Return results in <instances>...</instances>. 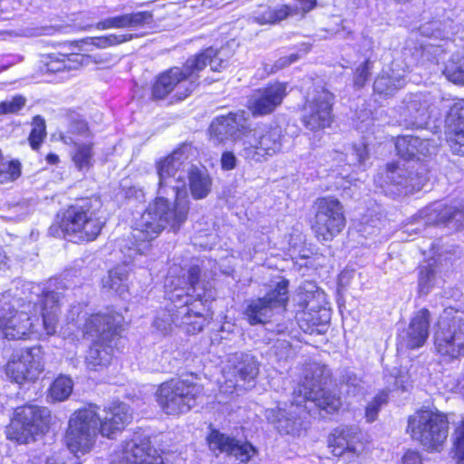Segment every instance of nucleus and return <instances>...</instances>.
<instances>
[{
    "label": "nucleus",
    "mask_w": 464,
    "mask_h": 464,
    "mask_svg": "<svg viewBox=\"0 0 464 464\" xmlns=\"http://www.w3.org/2000/svg\"><path fill=\"white\" fill-rule=\"evenodd\" d=\"M316 208L313 231L318 240L331 241L345 226L343 208L341 202L333 197L318 198Z\"/></svg>",
    "instance_id": "a211bd4d"
},
{
    "label": "nucleus",
    "mask_w": 464,
    "mask_h": 464,
    "mask_svg": "<svg viewBox=\"0 0 464 464\" xmlns=\"http://www.w3.org/2000/svg\"><path fill=\"white\" fill-rule=\"evenodd\" d=\"M286 84L274 82L259 88L250 95L247 107L254 116H264L274 112L286 95Z\"/></svg>",
    "instance_id": "393cba45"
},
{
    "label": "nucleus",
    "mask_w": 464,
    "mask_h": 464,
    "mask_svg": "<svg viewBox=\"0 0 464 464\" xmlns=\"http://www.w3.org/2000/svg\"><path fill=\"white\" fill-rule=\"evenodd\" d=\"M430 317V314L425 308L414 314L408 328L401 335V341L406 347L418 349L424 345L429 337Z\"/></svg>",
    "instance_id": "bb28decb"
},
{
    "label": "nucleus",
    "mask_w": 464,
    "mask_h": 464,
    "mask_svg": "<svg viewBox=\"0 0 464 464\" xmlns=\"http://www.w3.org/2000/svg\"><path fill=\"white\" fill-rule=\"evenodd\" d=\"M368 149L365 143H358L354 144L352 149L349 155L346 157L348 158V164L349 165H362L364 161L368 159Z\"/></svg>",
    "instance_id": "de8ad7c7"
},
{
    "label": "nucleus",
    "mask_w": 464,
    "mask_h": 464,
    "mask_svg": "<svg viewBox=\"0 0 464 464\" xmlns=\"http://www.w3.org/2000/svg\"><path fill=\"white\" fill-rule=\"evenodd\" d=\"M21 175V164L17 160L0 163V183H7L18 179Z\"/></svg>",
    "instance_id": "c03bdc74"
},
{
    "label": "nucleus",
    "mask_w": 464,
    "mask_h": 464,
    "mask_svg": "<svg viewBox=\"0 0 464 464\" xmlns=\"http://www.w3.org/2000/svg\"><path fill=\"white\" fill-rule=\"evenodd\" d=\"M73 137L75 140L79 142H84L85 140H92L91 132L87 126V123L84 121L77 120L73 121L69 127L66 134L62 136V140L65 143V140H70L69 138Z\"/></svg>",
    "instance_id": "a19ab883"
},
{
    "label": "nucleus",
    "mask_w": 464,
    "mask_h": 464,
    "mask_svg": "<svg viewBox=\"0 0 464 464\" xmlns=\"http://www.w3.org/2000/svg\"><path fill=\"white\" fill-rule=\"evenodd\" d=\"M334 95L322 86L308 92L302 110L301 121L311 131L329 128L333 122Z\"/></svg>",
    "instance_id": "dca6fc26"
},
{
    "label": "nucleus",
    "mask_w": 464,
    "mask_h": 464,
    "mask_svg": "<svg viewBox=\"0 0 464 464\" xmlns=\"http://www.w3.org/2000/svg\"><path fill=\"white\" fill-rule=\"evenodd\" d=\"M221 166L223 169L231 170L237 166V158L233 152L226 151L221 157Z\"/></svg>",
    "instance_id": "6e6d98bb"
},
{
    "label": "nucleus",
    "mask_w": 464,
    "mask_h": 464,
    "mask_svg": "<svg viewBox=\"0 0 464 464\" xmlns=\"http://www.w3.org/2000/svg\"><path fill=\"white\" fill-rule=\"evenodd\" d=\"M144 464H164V461L162 457L157 454L156 456L149 459L147 462L145 461Z\"/></svg>",
    "instance_id": "680f3d73"
},
{
    "label": "nucleus",
    "mask_w": 464,
    "mask_h": 464,
    "mask_svg": "<svg viewBox=\"0 0 464 464\" xmlns=\"http://www.w3.org/2000/svg\"><path fill=\"white\" fill-rule=\"evenodd\" d=\"M190 145L184 144L157 163L158 197L134 224V237L156 238L167 227L177 230L186 221L188 198L185 178L190 164Z\"/></svg>",
    "instance_id": "f257e3e1"
},
{
    "label": "nucleus",
    "mask_w": 464,
    "mask_h": 464,
    "mask_svg": "<svg viewBox=\"0 0 464 464\" xmlns=\"http://www.w3.org/2000/svg\"><path fill=\"white\" fill-rule=\"evenodd\" d=\"M440 267L435 259H430L419 267L418 286L421 295H428L431 289L440 283Z\"/></svg>",
    "instance_id": "c9c22d12"
},
{
    "label": "nucleus",
    "mask_w": 464,
    "mask_h": 464,
    "mask_svg": "<svg viewBox=\"0 0 464 464\" xmlns=\"http://www.w3.org/2000/svg\"><path fill=\"white\" fill-rule=\"evenodd\" d=\"M456 433V454L460 459L464 460V420L458 428Z\"/></svg>",
    "instance_id": "5fc2aeb1"
},
{
    "label": "nucleus",
    "mask_w": 464,
    "mask_h": 464,
    "mask_svg": "<svg viewBox=\"0 0 464 464\" xmlns=\"http://www.w3.org/2000/svg\"><path fill=\"white\" fill-rule=\"evenodd\" d=\"M62 54L63 53H59L55 57L52 58V60L49 62L47 66L50 71H53V72L65 71V68H63V63L62 62Z\"/></svg>",
    "instance_id": "13d9d810"
},
{
    "label": "nucleus",
    "mask_w": 464,
    "mask_h": 464,
    "mask_svg": "<svg viewBox=\"0 0 464 464\" xmlns=\"http://www.w3.org/2000/svg\"><path fill=\"white\" fill-rule=\"evenodd\" d=\"M449 128V143L453 153L464 156V100L450 107L446 119Z\"/></svg>",
    "instance_id": "c85d7f7f"
},
{
    "label": "nucleus",
    "mask_w": 464,
    "mask_h": 464,
    "mask_svg": "<svg viewBox=\"0 0 464 464\" xmlns=\"http://www.w3.org/2000/svg\"><path fill=\"white\" fill-rule=\"evenodd\" d=\"M259 373V362L251 353L238 352L228 355L223 370L226 379L221 390L232 393L238 381L253 382Z\"/></svg>",
    "instance_id": "412c9836"
},
{
    "label": "nucleus",
    "mask_w": 464,
    "mask_h": 464,
    "mask_svg": "<svg viewBox=\"0 0 464 464\" xmlns=\"http://www.w3.org/2000/svg\"><path fill=\"white\" fill-rule=\"evenodd\" d=\"M186 177L188 179L190 194L194 199H203L208 196L212 179L206 169L192 165Z\"/></svg>",
    "instance_id": "473e14b6"
},
{
    "label": "nucleus",
    "mask_w": 464,
    "mask_h": 464,
    "mask_svg": "<svg viewBox=\"0 0 464 464\" xmlns=\"http://www.w3.org/2000/svg\"><path fill=\"white\" fill-rule=\"evenodd\" d=\"M273 351L278 361H286L293 353L290 343L285 340H278L274 345Z\"/></svg>",
    "instance_id": "603ef678"
},
{
    "label": "nucleus",
    "mask_w": 464,
    "mask_h": 464,
    "mask_svg": "<svg viewBox=\"0 0 464 464\" xmlns=\"http://www.w3.org/2000/svg\"><path fill=\"white\" fill-rule=\"evenodd\" d=\"M343 382H345L347 386L356 388L360 385L361 380L354 373L347 372L346 374L343 376Z\"/></svg>",
    "instance_id": "bf43d9fd"
},
{
    "label": "nucleus",
    "mask_w": 464,
    "mask_h": 464,
    "mask_svg": "<svg viewBox=\"0 0 464 464\" xmlns=\"http://www.w3.org/2000/svg\"><path fill=\"white\" fill-rule=\"evenodd\" d=\"M388 397L386 392H382L367 405L365 417L368 422H372L377 419L380 409L388 402Z\"/></svg>",
    "instance_id": "a18cd8bd"
},
{
    "label": "nucleus",
    "mask_w": 464,
    "mask_h": 464,
    "mask_svg": "<svg viewBox=\"0 0 464 464\" xmlns=\"http://www.w3.org/2000/svg\"><path fill=\"white\" fill-rule=\"evenodd\" d=\"M4 258H5V256L0 254V259L2 260Z\"/></svg>",
    "instance_id": "774afa93"
},
{
    "label": "nucleus",
    "mask_w": 464,
    "mask_h": 464,
    "mask_svg": "<svg viewBox=\"0 0 464 464\" xmlns=\"http://www.w3.org/2000/svg\"><path fill=\"white\" fill-rule=\"evenodd\" d=\"M372 70V63L370 60H366L356 69L354 73V84L359 88L362 87L367 82Z\"/></svg>",
    "instance_id": "8fccbe9b"
},
{
    "label": "nucleus",
    "mask_w": 464,
    "mask_h": 464,
    "mask_svg": "<svg viewBox=\"0 0 464 464\" xmlns=\"http://www.w3.org/2000/svg\"><path fill=\"white\" fill-rule=\"evenodd\" d=\"M297 60L298 55L295 53L289 55L288 57H282L276 63V70L290 65L291 63H295Z\"/></svg>",
    "instance_id": "052dcab7"
},
{
    "label": "nucleus",
    "mask_w": 464,
    "mask_h": 464,
    "mask_svg": "<svg viewBox=\"0 0 464 464\" xmlns=\"http://www.w3.org/2000/svg\"><path fill=\"white\" fill-rule=\"evenodd\" d=\"M398 389H401V391H405V387L403 386L402 381L401 378L394 379V385L392 390H398Z\"/></svg>",
    "instance_id": "e2e57ef3"
},
{
    "label": "nucleus",
    "mask_w": 464,
    "mask_h": 464,
    "mask_svg": "<svg viewBox=\"0 0 464 464\" xmlns=\"http://www.w3.org/2000/svg\"><path fill=\"white\" fill-rule=\"evenodd\" d=\"M283 133L279 126L262 124L247 130L239 155L249 162H263L279 153Z\"/></svg>",
    "instance_id": "9b49d317"
},
{
    "label": "nucleus",
    "mask_w": 464,
    "mask_h": 464,
    "mask_svg": "<svg viewBox=\"0 0 464 464\" xmlns=\"http://www.w3.org/2000/svg\"><path fill=\"white\" fill-rule=\"evenodd\" d=\"M329 447L334 456H342L346 452L359 454L362 450L358 434L353 428L335 430L329 439Z\"/></svg>",
    "instance_id": "7c9ffc66"
},
{
    "label": "nucleus",
    "mask_w": 464,
    "mask_h": 464,
    "mask_svg": "<svg viewBox=\"0 0 464 464\" xmlns=\"http://www.w3.org/2000/svg\"><path fill=\"white\" fill-rule=\"evenodd\" d=\"M443 225L452 229L464 227V201L450 205L435 202L421 209L413 222L405 227L406 232L418 231L420 227Z\"/></svg>",
    "instance_id": "f3484780"
},
{
    "label": "nucleus",
    "mask_w": 464,
    "mask_h": 464,
    "mask_svg": "<svg viewBox=\"0 0 464 464\" xmlns=\"http://www.w3.org/2000/svg\"><path fill=\"white\" fill-rule=\"evenodd\" d=\"M402 103L400 114L406 127L422 129L428 124L430 102L427 95L411 93Z\"/></svg>",
    "instance_id": "a878e982"
},
{
    "label": "nucleus",
    "mask_w": 464,
    "mask_h": 464,
    "mask_svg": "<svg viewBox=\"0 0 464 464\" xmlns=\"http://www.w3.org/2000/svg\"><path fill=\"white\" fill-rule=\"evenodd\" d=\"M98 199H84L71 206L60 222L64 237L75 241H92L101 233L104 221L100 217Z\"/></svg>",
    "instance_id": "0eeeda50"
},
{
    "label": "nucleus",
    "mask_w": 464,
    "mask_h": 464,
    "mask_svg": "<svg viewBox=\"0 0 464 464\" xmlns=\"http://www.w3.org/2000/svg\"><path fill=\"white\" fill-rule=\"evenodd\" d=\"M408 430L425 448L439 450L448 438L449 421L438 411L422 410L409 418Z\"/></svg>",
    "instance_id": "f8f14e48"
},
{
    "label": "nucleus",
    "mask_w": 464,
    "mask_h": 464,
    "mask_svg": "<svg viewBox=\"0 0 464 464\" xmlns=\"http://www.w3.org/2000/svg\"><path fill=\"white\" fill-rule=\"evenodd\" d=\"M224 50L217 51L214 48H208L203 52L189 57L188 59L198 58V61L203 62V65L198 68L195 73V81L198 82L199 73L202 72L206 66L208 64L210 69L214 72H220L225 69L228 62L227 59L223 57Z\"/></svg>",
    "instance_id": "e433bc0d"
},
{
    "label": "nucleus",
    "mask_w": 464,
    "mask_h": 464,
    "mask_svg": "<svg viewBox=\"0 0 464 464\" xmlns=\"http://www.w3.org/2000/svg\"><path fill=\"white\" fill-rule=\"evenodd\" d=\"M203 393V386L190 379H171L161 383L156 392L157 402L166 414L188 411Z\"/></svg>",
    "instance_id": "9d476101"
},
{
    "label": "nucleus",
    "mask_w": 464,
    "mask_h": 464,
    "mask_svg": "<svg viewBox=\"0 0 464 464\" xmlns=\"http://www.w3.org/2000/svg\"><path fill=\"white\" fill-rule=\"evenodd\" d=\"M288 282L282 280L264 297L253 300L245 314L250 324H266L276 310H285L288 302Z\"/></svg>",
    "instance_id": "6ab92c4d"
},
{
    "label": "nucleus",
    "mask_w": 464,
    "mask_h": 464,
    "mask_svg": "<svg viewBox=\"0 0 464 464\" xmlns=\"http://www.w3.org/2000/svg\"><path fill=\"white\" fill-rule=\"evenodd\" d=\"M165 287L171 306L158 312L154 327L164 335L171 332L173 324L184 327L188 334L200 332L206 321V304L215 298V291L199 266H191L179 277L169 276Z\"/></svg>",
    "instance_id": "7ed1b4c3"
},
{
    "label": "nucleus",
    "mask_w": 464,
    "mask_h": 464,
    "mask_svg": "<svg viewBox=\"0 0 464 464\" xmlns=\"http://www.w3.org/2000/svg\"><path fill=\"white\" fill-rule=\"evenodd\" d=\"M132 39V34H108L101 37H91L87 39V43L98 48H107L117 45Z\"/></svg>",
    "instance_id": "79ce46f5"
},
{
    "label": "nucleus",
    "mask_w": 464,
    "mask_h": 464,
    "mask_svg": "<svg viewBox=\"0 0 464 464\" xmlns=\"http://www.w3.org/2000/svg\"><path fill=\"white\" fill-rule=\"evenodd\" d=\"M417 142H419V137L411 135L398 137L395 142L397 153L405 160L415 159L418 157Z\"/></svg>",
    "instance_id": "ea45409f"
},
{
    "label": "nucleus",
    "mask_w": 464,
    "mask_h": 464,
    "mask_svg": "<svg viewBox=\"0 0 464 464\" xmlns=\"http://www.w3.org/2000/svg\"><path fill=\"white\" fill-rule=\"evenodd\" d=\"M120 314H97L91 315L85 322L82 336L93 340L85 357L86 367L91 371H102L112 360V339L121 327Z\"/></svg>",
    "instance_id": "423d86ee"
},
{
    "label": "nucleus",
    "mask_w": 464,
    "mask_h": 464,
    "mask_svg": "<svg viewBox=\"0 0 464 464\" xmlns=\"http://www.w3.org/2000/svg\"><path fill=\"white\" fill-rule=\"evenodd\" d=\"M402 464H422V459L418 451L408 450L403 455Z\"/></svg>",
    "instance_id": "4d7b16f0"
},
{
    "label": "nucleus",
    "mask_w": 464,
    "mask_h": 464,
    "mask_svg": "<svg viewBox=\"0 0 464 464\" xmlns=\"http://www.w3.org/2000/svg\"><path fill=\"white\" fill-rule=\"evenodd\" d=\"M67 286L62 280L53 279L48 286L40 285L31 287L27 303L15 298L10 292L0 295V331L6 339L20 340L31 334L42 336L56 333L60 314L62 294L60 289Z\"/></svg>",
    "instance_id": "f03ea898"
},
{
    "label": "nucleus",
    "mask_w": 464,
    "mask_h": 464,
    "mask_svg": "<svg viewBox=\"0 0 464 464\" xmlns=\"http://www.w3.org/2000/svg\"><path fill=\"white\" fill-rule=\"evenodd\" d=\"M83 60L84 56L79 53L62 54L63 66L65 68V71L79 69Z\"/></svg>",
    "instance_id": "864d4df0"
},
{
    "label": "nucleus",
    "mask_w": 464,
    "mask_h": 464,
    "mask_svg": "<svg viewBox=\"0 0 464 464\" xmlns=\"http://www.w3.org/2000/svg\"><path fill=\"white\" fill-rule=\"evenodd\" d=\"M152 20V14L150 12H137L124 14L121 15L111 16L101 20L97 23L96 28L99 30L106 29H135L150 24Z\"/></svg>",
    "instance_id": "c756f323"
},
{
    "label": "nucleus",
    "mask_w": 464,
    "mask_h": 464,
    "mask_svg": "<svg viewBox=\"0 0 464 464\" xmlns=\"http://www.w3.org/2000/svg\"><path fill=\"white\" fill-rule=\"evenodd\" d=\"M97 410V406L90 405L74 411L70 417L64 435L65 445L74 455L70 458V463L53 457L47 459L46 464H81L76 458L92 450L98 432L112 440L132 420L130 406L123 402H111L102 410V414Z\"/></svg>",
    "instance_id": "39448f33"
},
{
    "label": "nucleus",
    "mask_w": 464,
    "mask_h": 464,
    "mask_svg": "<svg viewBox=\"0 0 464 464\" xmlns=\"http://www.w3.org/2000/svg\"><path fill=\"white\" fill-rule=\"evenodd\" d=\"M444 74L449 81L464 85V57L457 63H450L446 66Z\"/></svg>",
    "instance_id": "49530a36"
},
{
    "label": "nucleus",
    "mask_w": 464,
    "mask_h": 464,
    "mask_svg": "<svg viewBox=\"0 0 464 464\" xmlns=\"http://www.w3.org/2000/svg\"><path fill=\"white\" fill-rule=\"evenodd\" d=\"M46 160L49 163L55 164L59 161V157L55 154H49Z\"/></svg>",
    "instance_id": "0e129e2a"
},
{
    "label": "nucleus",
    "mask_w": 464,
    "mask_h": 464,
    "mask_svg": "<svg viewBox=\"0 0 464 464\" xmlns=\"http://www.w3.org/2000/svg\"><path fill=\"white\" fill-rule=\"evenodd\" d=\"M311 289L308 294L302 296L304 311L298 314L297 320L301 329L306 333H314V327L325 325L330 319L329 311L326 309V295L324 291L315 285H309Z\"/></svg>",
    "instance_id": "5701e85b"
},
{
    "label": "nucleus",
    "mask_w": 464,
    "mask_h": 464,
    "mask_svg": "<svg viewBox=\"0 0 464 464\" xmlns=\"http://www.w3.org/2000/svg\"><path fill=\"white\" fill-rule=\"evenodd\" d=\"M374 180L385 194L401 197L420 190L426 178L419 172L410 170V166L405 163H392Z\"/></svg>",
    "instance_id": "4468645a"
},
{
    "label": "nucleus",
    "mask_w": 464,
    "mask_h": 464,
    "mask_svg": "<svg viewBox=\"0 0 464 464\" xmlns=\"http://www.w3.org/2000/svg\"><path fill=\"white\" fill-rule=\"evenodd\" d=\"M297 13V9H294L287 5L276 7L261 5L254 12L253 17L254 20L260 24H268L281 22Z\"/></svg>",
    "instance_id": "f704fd0d"
},
{
    "label": "nucleus",
    "mask_w": 464,
    "mask_h": 464,
    "mask_svg": "<svg viewBox=\"0 0 464 464\" xmlns=\"http://www.w3.org/2000/svg\"><path fill=\"white\" fill-rule=\"evenodd\" d=\"M50 411L44 407L26 404L17 407L6 428V436L18 443H28L48 430Z\"/></svg>",
    "instance_id": "ddd939ff"
},
{
    "label": "nucleus",
    "mask_w": 464,
    "mask_h": 464,
    "mask_svg": "<svg viewBox=\"0 0 464 464\" xmlns=\"http://www.w3.org/2000/svg\"><path fill=\"white\" fill-rule=\"evenodd\" d=\"M435 351L445 360L464 356V313L452 307L443 310L433 336Z\"/></svg>",
    "instance_id": "6e6552de"
},
{
    "label": "nucleus",
    "mask_w": 464,
    "mask_h": 464,
    "mask_svg": "<svg viewBox=\"0 0 464 464\" xmlns=\"http://www.w3.org/2000/svg\"><path fill=\"white\" fill-rule=\"evenodd\" d=\"M132 238L135 242L131 243V246H127L125 249H121L124 255L123 265H120L110 270L109 275L103 278V287L113 290L119 295H124L128 292V274L129 270L127 266L136 262L137 257H141L143 254L150 248V242L153 238L140 239L134 237V227L131 232Z\"/></svg>",
    "instance_id": "aec40b11"
},
{
    "label": "nucleus",
    "mask_w": 464,
    "mask_h": 464,
    "mask_svg": "<svg viewBox=\"0 0 464 464\" xmlns=\"http://www.w3.org/2000/svg\"><path fill=\"white\" fill-rule=\"evenodd\" d=\"M337 156H338V158H340L341 160H343V154L342 153H337Z\"/></svg>",
    "instance_id": "69168bd1"
},
{
    "label": "nucleus",
    "mask_w": 464,
    "mask_h": 464,
    "mask_svg": "<svg viewBox=\"0 0 464 464\" xmlns=\"http://www.w3.org/2000/svg\"><path fill=\"white\" fill-rule=\"evenodd\" d=\"M458 25L452 20H433L420 27V34L427 37L448 39L457 32Z\"/></svg>",
    "instance_id": "4c0bfd02"
},
{
    "label": "nucleus",
    "mask_w": 464,
    "mask_h": 464,
    "mask_svg": "<svg viewBox=\"0 0 464 464\" xmlns=\"http://www.w3.org/2000/svg\"><path fill=\"white\" fill-rule=\"evenodd\" d=\"M209 449L222 458L221 464H246L255 454V448L248 442H243L213 430L208 438Z\"/></svg>",
    "instance_id": "4be33fe9"
},
{
    "label": "nucleus",
    "mask_w": 464,
    "mask_h": 464,
    "mask_svg": "<svg viewBox=\"0 0 464 464\" xmlns=\"http://www.w3.org/2000/svg\"><path fill=\"white\" fill-rule=\"evenodd\" d=\"M65 140V144H72L73 147L70 152L75 168L80 171H87L93 165L94 150L92 140L79 142L73 137Z\"/></svg>",
    "instance_id": "72a5a7b5"
},
{
    "label": "nucleus",
    "mask_w": 464,
    "mask_h": 464,
    "mask_svg": "<svg viewBox=\"0 0 464 464\" xmlns=\"http://www.w3.org/2000/svg\"><path fill=\"white\" fill-rule=\"evenodd\" d=\"M202 65L203 62L198 58L188 59L182 67L175 66L161 72L151 86V98L162 100L173 92L178 100L186 99L198 85L195 73Z\"/></svg>",
    "instance_id": "1a4fd4ad"
},
{
    "label": "nucleus",
    "mask_w": 464,
    "mask_h": 464,
    "mask_svg": "<svg viewBox=\"0 0 464 464\" xmlns=\"http://www.w3.org/2000/svg\"><path fill=\"white\" fill-rule=\"evenodd\" d=\"M25 105V99L23 96H15L11 100L0 102V115L15 113Z\"/></svg>",
    "instance_id": "09e8293b"
},
{
    "label": "nucleus",
    "mask_w": 464,
    "mask_h": 464,
    "mask_svg": "<svg viewBox=\"0 0 464 464\" xmlns=\"http://www.w3.org/2000/svg\"><path fill=\"white\" fill-rule=\"evenodd\" d=\"M32 126L29 142L33 150H38L46 136L45 121L42 117L35 116Z\"/></svg>",
    "instance_id": "37998d69"
},
{
    "label": "nucleus",
    "mask_w": 464,
    "mask_h": 464,
    "mask_svg": "<svg viewBox=\"0 0 464 464\" xmlns=\"http://www.w3.org/2000/svg\"><path fill=\"white\" fill-rule=\"evenodd\" d=\"M73 382L71 378L61 375L57 377L50 387V397L53 401H63L69 398L72 392Z\"/></svg>",
    "instance_id": "58836bf2"
},
{
    "label": "nucleus",
    "mask_w": 464,
    "mask_h": 464,
    "mask_svg": "<svg viewBox=\"0 0 464 464\" xmlns=\"http://www.w3.org/2000/svg\"><path fill=\"white\" fill-rule=\"evenodd\" d=\"M406 83L405 73L392 67L383 69L373 82L375 92L383 95H392L397 90L402 88Z\"/></svg>",
    "instance_id": "2f4dec72"
},
{
    "label": "nucleus",
    "mask_w": 464,
    "mask_h": 464,
    "mask_svg": "<svg viewBox=\"0 0 464 464\" xmlns=\"http://www.w3.org/2000/svg\"><path fill=\"white\" fill-rule=\"evenodd\" d=\"M156 455V450L151 447L149 438L135 435L125 442L117 462L118 464H144Z\"/></svg>",
    "instance_id": "cd10ccee"
},
{
    "label": "nucleus",
    "mask_w": 464,
    "mask_h": 464,
    "mask_svg": "<svg viewBox=\"0 0 464 464\" xmlns=\"http://www.w3.org/2000/svg\"><path fill=\"white\" fill-rule=\"evenodd\" d=\"M248 130L243 112H229L216 117L208 128L209 140L214 144H225L227 141L242 140Z\"/></svg>",
    "instance_id": "b1692460"
},
{
    "label": "nucleus",
    "mask_w": 464,
    "mask_h": 464,
    "mask_svg": "<svg viewBox=\"0 0 464 464\" xmlns=\"http://www.w3.org/2000/svg\"><path fill=\"white\" fill-rule=\"evenodd\" d=\"M111 464H118L117 460L114 459Z\"/></svg>",
    "instance_id": "338daca9"
},
{
    "label": "nucleus",
    "mask_w": 464,
    "mask_h": 464,
    "mask_svg": "<svg viewBox=\"0 0 464 464\" xmlns=\"http://www.w3.org/2000/svg\"><path fill=\"white\" fill-rule=\"evenodd\" d=\"M329 375L325 365L316 362L306 363L294 389L293 401L285 408L266 410L267 420L275 424L280 433L295 435L307 427L310 415L307 402L327 413L336 411L341 406L340 398L324 388Z\"/></svg>",
    "instance_id": "20e7f679"
},
{
    "label": "nucleus",
    "mask_w": 464,
    "mask_h": 464,
    "mask_svg": "<svg viewBox=\"0 0 464 464\" xmlns=\"http://www.w3.org/2000/svg\"><path fill=\"white\" fill-rule=\"evenodd\" d=\"M416 149L418 150V157L416 159L420 160V157H429L434 154L437 150V143L430 139H420L419 138V142L416 143Z\"/></svg>",
    "instance_id": "3c124183"
},
{
    "label": "nucleus",
    "mask_w": 464,
    "mask_h": 464,
    "mask_svg": "<svg viewBox=\"0 0 464 464\" xmlns=\"http://www.w3.org/2000/svg\"><path fill=\"white\" fill-rule=\"evenodd\" d=\"M44 370V352L40 346L14 351L5 366L7 377L18 384L34 382Z\"/></svg>",
    "instance_id": "2eb2a0df"
}]
</instances>
